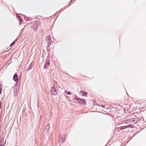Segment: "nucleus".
I'll list each match as a JSON object with an SVG mask.
<instances>
[{
  "mask_svg": "<svg viewBox=\"0 0 146 146\" xmlns=\"http://www.w3.org/2000/svg\"><path fill=\"white\" fill-rule=\"evenodd\" d=\"M16 40H17V39H16L15 41H16Z\"/></svg>",
  "mask_w": 146,
  "mask_h": 146,
  "instance_id": "obj_16",
  "label": "nucleus"
},
{
  "mask_svg": "<svg viewBox=\"0 0 146 146\" xmlns=\"http://www.w3.org/2000/svg\"><path fill=\"white\" fill-rule=\"evenodd\" d=\"M4 144V143H1V142L0 143V146H5Z\"/></svg>",
  "mask_w": 146,
  "mask_h": 146,
  "instance_id": "obj_12",
  "label": "nucleus"
},
{
  "mask_svg": "<svg viewBox=\"0 0 146 146\" xmlns=\"http://www.w3.org/2000/svg\"><path fill=\"white\" fill-rule=\"evenodd\" d=\"M17 18H18L19 20V21H20V22L19 23V24H21V22H22V19L21 18V17L19 15H17Z\"/></svg>",
  "mask_w": 146,
  "mask_h": 146,
  "instance_id": "obj_9",
  "label": "nucleus"
},
{
  "mask_svg": "<svg viewBox=\"0 0 146 146\" xmlns=\"http://www.w3.org/2000/svg\"><path fill=\"white\" fill-rule=\"evenodd\" d=\"M80 92H81V93H82V96H87V95L88 94L86 92H84L83 91H81Z\"/></svg>",
  "mask_w": 146,
  "mask_h": 146,
  "instance_id": "obj_7",
  "label": "nucleus"
},
{
  "mask_svg": "<svg viewBox=\"0 0 146 146\" xmlns=\"http://www.w3.org/2000/svg\"><path fill=\"white\" fill-rule=\"evenodd\" d=\"M50 128V126L49 125H46L45 127V129H46L47 130H48V129Z\"/></svg>",
  "mask_w": 146,
  "mask_h": 146,
  "instance_id": "obj_10",
  "label": "nucleus"
},
{
  "mask_svg": "<svg viewBox=\"0 0 146 146\" xmlns=\"http://www.w3.org/2000/svg\"><path fill=\"white\" fill-rule=\"evenodd\" d=\"M50 44H48V46H49V45Z\"/></svg>",
  "mask_w": 146,
  "mask_h": 146,
  "instance_id": "obj_17",
  "label": "nucleus"
},
{
  "mask_svg": "<svg viewBox=\"0 0 146 146\" xmlns=\"http://www.w3.org/2000/svg\"><path fill=\"white\" fill-rule=\"evenodd\" d=\"M33 63L32 62L31 64L27 68V70L29 71L33 67Z\"/></svg>",
  "mask_w": 146,
  "mask_h": 146,
  "instance_id": "obj_6",
  "label": "nucleus"
},
{
  "mask_svg": "<svg viewBox=\"0 0 146 146\" xmlns=\"http://www.w3.org/2000/svg\"><path fill=\"white\" fill-rule=\"evenodd\" d=\"M78 101L79 103L81 104L84 105H85L86 104V102L84 100L79 98L78 100Z\"/></svg>",
  "mask_w": 146,
  "mask_h": 146,
  "instance_id": "obj_1",
  "label": "nucleus"
},
{
  "mask_svg": "<svg viewBox=\"0 0 146 146\" xmlns=\"http://www.w3.org/2000/svg\"><path fill=\"white\" fill-rule=\"evenodd\" d=\"M50 63L49 62H46L44 66V68L45 69H46L49 66Z\"/></svg>",
  "mask_w": 146,
  "mask_h": 146,
  "instance_id": "obj_4",
  "label": "nucleus"
},
{
  "mask_svg": "<svg viewBox=\"0 0 146 146\" xmlns=\"http://www.w3.org/2000/svg\"><path fill=\"white\" fill-rule=\"evenodd\" d=\"M18 77V75L15 74L14 76L13 77V80L15 81H16L17 80V78Z\"/></svg>",
  "mask_w": 146,
  "mask_h": 146,
  "instance_id": "obj_5",
  "label": "nucleus"
},
{
  "mask_svg": "<svg viewBox=\"0 0 146 146\" xmlns=\"http://www.w3.org/2000/svg\"><path fill=\"white\" fill-rule=\"evenodd\" d=\"M2 90V88H1L0 87V94H1V92Z\"/></svg>",
  "mask_w": 146,
  "mask_h": 146,
  "instance_id": "obj_14",
  "label": "nucleus"
},
{
  "mask_svg": "<svg viewBox=\"0 0 146 146\" xmlns=\"http://www.w3.org/2000/svg\"><path fill=\"white\" fill-rule=\"evenodd\" d=\"M15 41H14L10 45V46H11L12 45H13L15 44Z\"/></svg>",
  "mask_w": 146,
  "mask_h": 146,
  "instance_id": "obj_13",
  "label": "nucleus"
},
{
  "mask_svg": "<svg viewBox=\"0 0 146 146\" xmlns=\"http://www.w3.org/2000/svg\"><path fill=\"white\" fill-rule=\"evenodd\" d=\"M124 127H125V128H126V126H123L122 127V129H123V128Z\"/></svg>",
  "mask_w": 146,
  "mask_h": 146,
  "instance_id": "obj_15",
  "label": "nucleus"
},
{
  "mask_svg": "<svg viewBox=\"0 0 146 146\" xmlns=\"http://www.w3.org/2000/svg\"><path fill=\"white\" fill-rule=\"evenodd\" d=\"M15 146H17V145H15Z\"/></svg>",
  "mask_w": 146,
  "mask_h": 146,
  "instance_id": "obj_19",
  "label": "nucleus"
},
{
  "mask_svg": "<svg viewBox=\"0 0 146 146\" xmlns=\"http://www.w3.org/2000/svg\"><path fill=\"white\" fill-rule=\"evenodd\" d=\"M50 37L49 36H47V38H46V41H48L47 42L48 44H50L51 42L50 41Z\"/></svg>",
  "mask_w": 146,
  "mask_h": 146,
  "instance_id": "obj_8",
  "label": "nucleus"
},
{
  "mask_svg": "<svg viewBox=\"0 0 146 146\" xmlns=\"http://www.w3.org/2000/svg\"><path fill=\"white\" fill-rule=\"evenodd\" d=\"M51 91L52 94L54 95H56L57 94V91L53 87L51 88Z\"/></svg>",
  "mask_w": 146,
  "mask_h": 146,
  "instance_id": "obj_2",
  "label": "nucleus"
},
{
  "mask_svg": "<svg viewBox=\"0 0 146 146\" xmlns=\"http://www.w3.org/2000/svg\"><path fill=\"white\" fill-rule=\"evenodd\" d=\"M65 137L64 136L63 137H59V141L62 143H63L64 142L65 139Z\"/></svg>",
  "mask_w": 146,
  "mask_h": 146,
  "instance_id": "obj_3",
  "label": "nucleus"
},
{
  "mask_svg": "<svg viewBox=\"0 0 146 146\" xmlns=\"http://www.w3.org/2000/svg\"><path fill=\"white\" fill-rule=\"evenodd\" d=\"M65 93L66 94H68V95H70L71 94L70 92L68 91H65Z\"/></svg>",
  "mask_w": 146,
  "mask_h": 146,
  "instance_id": "obj_11",
  "label": "nucleus"
},
{
  "mask_svg": "<svg viewBox=\"0 0 146 146\" xmlns=\"http://www.w3.org/2000/svg\"><path fill=\"white\" fill-rule=\"evenodd\" d=\"M50 44H48V46H49V45Z\"/></svg>",
  "mask_w": 146,
  "mask_h": 146,
  "instance_id": "obj_18",
  "label": "nucleus"
}]
</instances>
